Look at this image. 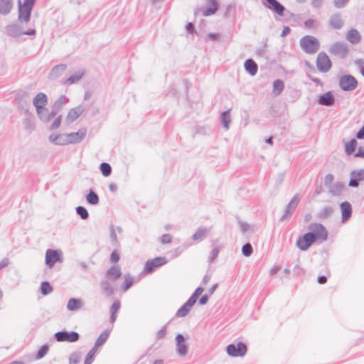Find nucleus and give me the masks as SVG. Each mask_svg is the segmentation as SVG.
I'll return each mask as SVG.
<instances>
[{"instance_id":"63","label":"nucleus","mask_w":364,"mask_h":364,"mask_svg":"<svg viewBox=\"0 0 364 364\" xmlns=\"http://www.w3.org/2000/svg\"><path fill=\"white\" fill-rule=\"evenodd\" d=\"M237 219H238L239 225L240 226L241 231L243 233L246 232L248 230L250 225L247 223L241 221L240 218H237Z\"/></svg>"},{"instance_id":"20","label":"nucleus","mask_w":364,"mask_h":364,"mask_svg":"<svg viewBox=\"0 0 364 364\" xmlns=\"http://www.w3.org/2000/svg\"><path fill=\"white\" fill-rule=\"evenodd\" d=\"M329 26L335 30H340L344 26V21L342 19L340 14H332L328 20Z\"/></svg>"},{"instance_id":"41","label":"nucleus","mask_w":364,"mask_h":364,"mask_svg":"<svg viewBox=\"0 0 364 364\" xmlns=\"http://www.w3.org/2000/svg\"><path fill=\"white\" fill-rule=\"evenodd\" d=\"M284 88V83L282 80L277 79L273 82V93L279 95Z\"/></svg>"},{"instance_id":"24","label":"nucleus","mask_w":364,"mask_h":364,"mask_svg":"<svg viewBox=\"0 0 364 364\" xmlns=\"http://www.w3.org/2000/svg\"><path fill=\"white\" fill-rule=\"evenodd\" d=\"M86 129H80L76 132H72L66 134L69 139L70 144H77L80 143L86 136Z\"/></svg>"},{"instance_id":"38","label":"nucleus","mask_w":364,"mask_h":364,"mask_svg":"<svg viewBox=\"0 0 364 364\" xmlns=\"http://www.w3.org/2000/svg\"><path fill=\"white\" fill-rule=\"evenodd\" d=\"M87 202L92 205H97L100 199L97 194L92 190L90 189L89 193L86 196Z\"/></svg>"},{"instance_id":"26","label":"nucleus","mask_w":364,"mask_h":364,"mask_svg":"<svg viewBox=\"0 0 364 364\" xmlns=\"http://www.w3.org/2000/svg\"><path fill=\"white\" fill-rule=\"evenodd\" d=\"M207 7L203 11L204 16H208L214 14L219 8L218 2L217 0H206Z\"/></svg>"},{"instance_id":"42","label":"nucleus","mask_w":364,"mask_h":364,"mask_svg":"<svg viewBox=\"0 0 364 364\" xmlns=\"http://www.w3.org/2000/svg\"><path fill=\"white\" fill-rule=\"evenodd\" d=\"M82 352L74 351L69 356V364H78L82 359Z\"/></svg>"},{"instance_id":"47","label":"nucleus","mask_w":364,"mask_h":364,"mask_svg":"<svg viewBox=\"0 0 364 364\" xmlns=\"http://www.w3.org/2000/svg\"><path fill=\"white\" fill-rule=\"evenodd\" d=\"M76 213L81 219L86 220L89 217V213L87 209L84 206L79 205L75 208Z\"/></svg>"},{"instance_id":"13","label":"nucleus","mask_w":364,"mask_h":364,"mask_svg":"<svg viewBox=\"0 0 364 364\" xmlns=\"http://www.w3.org/2000/svg\"><path fill=\"white\" fill-rule=\"evenodd\" d=\"M264 6L279 16H283L284 14L285 7L277 0H264L263 3Z\"/></svg>"},{"instance_id":"56","label":"nucleus","mask_w":364,"mask_h":364,"mask_svg":"<svg viewBox=\"0 0 364 364\" xmlns=\"http://www.w3.org/2000/svg\"><path fill=\"white\" fill-rule=\"evenodd\" d=\"M109 230H110V238H111L112 244L117 245V243H118L117 237V235L115 233L114 226L112 224L110 225Z\"/></svg>"},{"instance_id":"52","label":"nucleus","mask_w":364,"mask_h":364,"mask_svg":"<svg viewBox=\"0 0 364 364\" xmlns=\"http://www.w3.org/2000/svg\"><path fill=\"white\" fill-rule=\"evenodd\" d=\"M133 283H134L133 278L130 277V276L129 274L125 276V280H124L123 286H122L123 291H125L128 290L132 286Z\"/></svg>"},{"instance_id":"27","label":"nucleus","mask_w":364,"mask_h":364,"mask_svg":"<svg viewBox=\"0 0 364 364\" xmlns=\"http://www.w3.org/2000/svg\"><path fill=\"white\" fill-rule=\"evenodd\" d=\"M244 68H245V71L248 74H250L251 76H255L257 74V70H258L257 64L252 58L247 59L245 61Z\"/></svg>"},{"instance_id":"54","label":"nucleus","mask_w":364,"mask_h":364,"mask_svg":"<svg viewBox=\"0 0 364 364\" xmlns=\"http://www.w3.org/2000/svg\"><path fill=\"white\" fill-rule=\"evenodd\" d=\"M349 0H333V6L337 9H343L348 4Z\"/></svg>"},{"instance_id":"2","label":"nucleus","mask_w":364,"mask_h":364,"mask_svg":"<svg viewBox=\"0 0 364 364\" xmlns=\"http://www.w3.org/2000/svg\"><path fill=\"white\" fill-rule=\"evenodd\" d=\"M301 49L307 54H314L320 48L318 40L313 36H305L299 41Z\"/></svg>"},{"instance_id":"17","label":"nucleus","mask_w":364,"mask_h":364,"mask_svg":"<svg viewBox=\"0 0 364 364\" xmlns=\"http://www.w3.org/2000/svg\"><path fill=\"white\" fill-rule=\"evenodd\" d=\"M68 102L69 99L65 95H60L51 107V114L56 115Z\"/></svg>"},{"instance_id":"44","label":"nucleus","mask_w":364,"mask_h":364,"mask_svg":"<svg viewBox=\"0 0 364 364\" xmlns=\"http://www.w3.org/2000/svg\"><path fill=\"white\" fill-rule=\"evenodd\" d=\"M53 287L48 282L44 281L41 284V293L43 295H48L50 294L53 291Z\"/></svg>"},{"instance_id":"7","label":"nucleus","mask_w":364,"mask_h":364,"mask_svg":"<svg viewBox=\"0 0 364 364\" xmlns=\"http://www.w3.org/2000/svg\"><path fill=\"white\" fill-rule=\"evenodd\" d=\"M349 52L348 46L343 42H336L329 48L331 55L338 56L340 58H345Z\"/></svg>"},{"instance_id":"18","label":"nucleus","mask_w":364,"mask_h":364,"mask_svg":"<svg viewBox=\"0 0 364 364\" xmlns=\"http://www.w3.org/2000/svg\"><path fill=\"white\" fill-rule=\"evenodd\" d=\"M48 97L43 92H38L33 100V104L36 107V111L41 110L42 107H46L48 104Z\"/></svg>"},{"instance_id":"6","label":"nucleus","mask_w":364,"mask_h":364,"mask_svg":"<svg viewBox=\"0 0 364 364\" xmlns=\"http://www.w3.org/2000/svg\"><path fill=\"white\" fill-rule=\"evenodd\" d=\"M247 350V346L245 343L238 342L237 344L230 343L227 346V353L232 357H242Z\"/></svg>"},{"instance_id":"30","label":"nucleus","mask_w":364,"mask_h":364,"mask_svg":"<svg viewBox=\"0 0 364 364\" xmlns=\"http://www.w3.org/2000/svg\"><path fill=\"white\" fill-rule=\"evenodd\" d=\"M66 68L67 65L65 64H59L55 65L49 73V78L50 80H54L59 77L66 70Z\"/></svg>"},{"instance_id":"4","label":"nucleus","mask_w":364,"mask_h":364,"mask_svg":"<svg viewBox=\"0 0 364 364\" xmlns=\"http://www.w3.org/2000/svg\"><path fill=\"white\" fill-rule=\"evenodd\" d=\"M338 85L343 91L350 92L357 88L358 82L354 76L346 74L340 77Z\"/></svg>"},{"instance_id":"29","label":"nucleus","mask_w":364,"mask_h":364,"mask_svg":"<svg viewBox=\"0 0 364 364\" xmlns=\"http://www.w3.org/2000/svg\"><path fill=\"white\" fill-rule=\"evenodd\" d=\"M333 211L334 209L332 206H324L316 214L315 217L318 220H323L328 218L333 214Z\"/></svg>"},{"instance_id":"5","label":"nucleus","mask_w":364,"mask_h":364,"mask_svg":"<svg viewBox=\"0 0 364 364\" xmlns=\"http://www.w3.org/2000/svg\"><path fill=\"white\" fill-rule=\"evenodd\" d=\"M54 338L58 342L74 343L79 340L80 334L76 331H67L62 330L54 334Z\"/></svg>"},{"instance_id":"32","label":"nucleus","mask_w":364,"mask_h":364,"mask_svg":"<svg viewBox=\"0 0 364 364\" xmlns=\"http://www.w3.org/2000/svg\"><path fill=\"white\" fill-rule=\"evenodd\" d=\"M346 39L350 43H352L353 45H356L360 41L361 36H360V34L359 33V32L356 29L351 28L350 30H349V31L348 32V33L346 35Z\"/></svg>"},{"instance_id":"16","label":"nucleus","mask_w":364,"mask_h":364,"mask_svg":"<svg viewBox=\"0 0 364 364\" xmlns=\"http://www.w3.org/2000/svg\"><path fill=\"white\" fill-rule=\"evenodd\" d=\"M110 281L105 277L100 282L102 294L107 297L111 296L114 294V288Z\"/></svg>"},{"instance_id":"46","label":"nucleus","mask_w":364,"mask_h":364,"mask_svg":"<svg viewBox=\"0 0 364 364\" xmlns=\"http://www.w3.org/2000/svg\"><path fill=\"white\" fill-rule=\"evenodd\" d=\"M98 348H95V347H92L90 350L89 352L87 353V355H86V358L85 359V361H84V363L85 364H91L93 360H94V358L95 356V353L97 352Z\"/></svg>"},{"instance_id":"51","label":"nucleus","mask_w":364,"mask_h":364,"mask_svg":"<svg viewBox=\"0 0 364 364\" xmlns=\"http://www.w3.org/2000/svg\"><path fill=\"white\" fill-rule=\"evenodd\" d=\"M203 291L204 289L203 287H197L189 299L191 300V301L196 303L200 295L203 292Z\"/></svg>"},{"instance_id":"23","label":"nucleus","mask_w":364,"mask_h":364,"mask_svg":"<svg viewBox=\"0 0 364 364\" xmlns=\"http://www.w3.org/2000/svg\"><path fill=\"white\" fill-rule=\"evenodd\" d=\"M318 103L321 105L330 107L335 103V97L331 91L322 94L318 99Z\"/></svg>"},{"instance_id":"8","label":"nucleus","mask_w":364,"mask_h":364,"mask_svg":"<svg viewBox=\"0 0 364 364\" xmlns=\"http://www.w3.org/2000/svg\"><path fill=\"white\" fill-rule=\"evenodd\" d=\"M317 69L322 73L328 72L332 67V63L327 54L320 52L316 58Z\"/></svg>"},{"instance_id":"35","label":"nucleus","mask_w":364,"mask_h":364,"mask_svg":"<svg viewBox=\"0 0 364 364\" xmlns=\"http://www.w3.org/2000/svg\"><path fill=\"white\" fill-rule=\"evenodd\" d=\"M85 74V70H82L70 75L65 82V84L72 85L77 82Z\"/></svg>"},{"instance_id":"58","label":"nucleus","mask_w":364,"mask_h":364,"mask_svg":"<svg viewBox=\"0 0 364 364\" xmlns=\"http://www.w3.org/2000/svg\"><path fill=\"white\" fill-rule=\"evenodd\" d=\"M121 306V303L119 300H116L113 302L110 307V313L117 314Z\"/></svg>"},{"instance_id":"39","label":"nucleus","mask_w":364,"mask_h":364,"mask_svg":"<svg viewBox=\"0 0 364 364\" xmlns=\"http://www.w3.org/2000/svg\"><path fill=\"white\" fill-rule=\"evenodd\" d=\"M344 185L341 182H336L334 185H331V187L328 188L329 192L332 196H339L343 189Z\"/></svg>"},{"instance_id":"61","label":"nucleus","mask_w":364,"mask_h":364,"mask_svg":"<svg viewBox=\"0 0 364 364\" xmlns=\"http://www.w3.org/2000/svg\"><path fill=\"white\" fill-rule=\"evenodd\" d=\"M160 239L162 244H168L172 241V236L169 234H164Z\"/></svg>"},{"instance_id":"21","label":"nucleus","mask_w":364,"mask_h":364,"mask_svg":"<svg viewBox=\"0 0 364 364\" xmlns=\"http://www.w3.org/2000/svg\"><path fill=\"white\" fill-rule=\"evenodd\" d=\"M5 33L11 37L18 38L22 35L23 29L18 23H11L6 26Z\"/></svg>"},{"instance_id":"43","label":"nucleus","mask_w":364,"mask_h":364,"mask_svg":"<svg viewBox=\"0 0 364 364\" xmlns=\"http://www.w3.org/2000/svg\"><path fill=\"white\" fill-rule=\"evenodd\" d=\"M207 234V228L205 227H200L193 235L192 239L195 241L202 240Z\"/></svg>"},{"instance_id":"19","label":"nucleus","mask_w":364,"mask_h":364,"mask_svg":"<svg viewBox=\"0 0 364 364\" xmlns=\"http://www.w3.org/2000/svg\"><path fill=\"white\" fill-rule=\"evenodd\" d=\"M121 276L122 272L119 266L113 265L107 270L105 277L109 280L115 282L119 279Z\"/></svg>"},{"instance_id":"33","label":"nucleus","mask_w":364,"mask_h":364,"mask_svg":"<svg viewBox=\"0 0 364 364\" xmlns=\"http://www.w3.org/2000/svg\"><path fill=\"white\" fill-rule=\"evenodd\" d=\"M13 8V0H0V14H9Z\"/></svg>"},{"instance_id":"9","label":"nucleus","mask_w":364,"mask_h":364,"mask_svg":"<svg viewBox=\"0 0 364 364\" xmlns=\"http://www.w3.org/2000/svg\"><path fill=\"white\" fill-rule=\"evenodd\" d=\"M300 201V198L298 193L295 194L291 201L287 205L284 213L280 218V221H284L285 220L291 217L294 211L296 210Z\"/></svg>"},{"instance_id":"36","label":"nucleus","mask_w":364,"mask_h":364,"mask_svg":"<svg viewBox=\"0 0 364 364\" xmlns=\"http://www.w3.org/2000/svg\"><path fill=\"white\" fill-rule=\"evenodd\" d=\"M109 336V332L107 330H105L103 332L101 333L100 336L97 338L94 347L99 348L102 346L104 345V343L107 341Z\"/></svg>"},{"instance_id":"28","label":"nucleus","mask_w":364,"mask_h":364,"mask_svg":"<svg viewBox=\"0 0 364 364\" xmlns=\"http://www.w3.org/2000/svg\"><path fill=\"white\" fill-rule=\"evenodd\" d=\"M196 303L191 301L190 299H188L185 304L182 305V306L177 311L176 314V317H185L188 315V314L191 310L193 306Z\"/></svg>"},{"instance_id":"25","label":"nucleus","mask_w":364,"mask_h":364,"mask_svg":"<svg viewBox=\"0 0 364 364\" xmlns=\"http://www.w3.org/2000/svg\"><path fill=\"white\" fill-rule=\"evenodd\" d=\"M85 111V107L82 105L72 108L69 110L67 115V120L69 122H75Z\"/></svg>"},{"instance_id":"62","label":"nucleus","mask_w":364,"mask_h":364,"mask_svg":"<svg viewBox=\"0 0 364 364\" xmlns=\"http://www.w3.org/2000/svg\"><path fill=\"white\" fill-rule=\"evenodd\" d=\"M166 334V326H163L156 333V339L164 338Z\"/></svg>"},{"instance_id":"45","label":"nucleus","mask_w":364,"mask_h":364,"mask_svg":"<svg viewBox=\"0 0 364 364\" xmlns=\"http://www.w3.org/2000/svg\"><path fill=\"white\" fill-rule=\"evenodd\" d=\"M100 169L102 174L105 177L110 176L112 173V167L110 164L107 162L101 163L100 165Z\"/></svg>"},{"instance_id":"60","label":"nucleus","mask_w":364,"mask_h":364,"mask_svg":"<svg viewBox=\"0 0 364 364\" xmlns=\"http://www.w3.org/2000/svg\"><path fill=\"white\" fill-rule=\"evenodd\" d=\"M304 26L307 28H311L317 26L316 21L314 19H307L304 21Z\"/></svg>"},{"instance_id":"12","label":"nucleus","mask_w":364,"mask_h":364,"mask_svg":"<svg viewBox=\"0 0 364 364\" xmlns=\"http://www.w3.org/2000/svg\"><path fill=\"white\" fill-rule=\"evenodd\" d=\"M359 181H364V169L353 170L350 173L348 186L353 188H358Z\"/></svg>"},{"instance_id":"59","label":"nucleus","mask_w":364,"mask_h":364,"mask_svg":"<svg viewBox=\"0 0 364 364\" xmlns=\"http://www.w3.org/2000/svg\"><path fill=\"white\" fill-rule=\"evenodd\" d=\"M119 259H120L119 253L118 252V251L117 250H114L112 252L111 256H110L111 262L116 263L119 260Z\"/></svg>"},{"instance_id":"57","label":"nucleus","mask_w":364,"mask_h":364,"mask_svg":"<svg viewBox=\"0 0 364 364\" xmlns=\"http://www.w3.org/2000/svg\"><path fill=\"white\" fill-rule=\"evenodd\" d=\"M334 180V176L331 173H328L325 176L324 178V185L326 187L329 188L332 185V183Z\"/></svg>"},{"instance_id":"49","label":"nucleus","mask_w":364,"mask_h":364,"mask_svg":"<svg viewBox=\"0 0 364 364\" xmlns=\"http://www.w3.org/2000/svg\"><path fill=\"white\" fill-rule=\"evenodd\" d=\"M57 145L63 146L69 144L70 141H69V139L67 136L66 134H57Z\"/></svg>"},{"instance_id":"64","label":"nucleus","mask_w":364,"mask_h":364,"mask_svg":"<svg viewBox=\"0 0 364 364\" xmlns=\"http://www.w3.org/2000/svg\"><path fill=\"white\" fill-rule=\"evenodd\" d=\"M294 274L295 275L299 276L304 274V269L299 265L296 264L294 266L293 269Z\"/></svg>"},{"instance_id":"37","label":"nucleus","mask_w":364,"mask_h":364,"mask_svg":"<svg viewBox=\"0 0 364 364\" xmlns=\"http://www.w3.org/2000/svg\"><path fill=\"white\" fill-rule=\"evenodd\" d=\"M220 121L225 129H228L230 119V109L224 111L220 114Z\"/></svg>"},{"instance_id":"48","label":"nucleus","mask_w":364,"mask_h":364,"mask_svg":"<svg viewBox=\"0 0 364 364\" xmlns=\"http://www.w3.org/2000/svg\"><path fill=\"white\" fill-rule=\"evenodd\" d=\"M49 346L47 344L43 345L38 350L36 355V359L39 360L43 358L48 352Z\"/></svg>"},{"instance_id":"1","label":"nucleus","mask_w":364,"mask_h":364,"mask_svg":"<svg viewBox=\"0 0 364 364\" xmlns=\"http://www.w3.org/2000/svg\"><path fill=\"white\" fill-rule=\"evenodd\" d=\"M36 0H24L22 4L21 0H18V19L21 23H28L31 20V11Z\"/></svg>"},{"instance_id":"34","label":"nucleus","mask_w":364,"mask_h":364,"mask_svg":"<svg viewBox=\"0 0 364 364\" xmlns=\"http://www.w3.org/2000/svg\"><path fill=\"white\" fill-rule=\"evenodd\" d=\"M83 303L80 299L72 298L68 300L67 309L73 311L81 309Z\"/></svg>"},{"instance_id":"40","label":"nucleus","mask_w":364,"mask_h":364,"mask_svg":"<svg viewBox=\"0 0 364 364\" xmlns=\"http://www.w3.org/2000/svg\"><path fill=\"white\" fill-rule=\"evenodd\" d=\"M357 144L355 139H351L348 142L345 144V151L347 155H350L355 151Z\"/></svg>"},{"instance_id":"55","label":"nucleus","mask_w":364,"mask_h":364,"mask_svg":"<svg viewBox=\"0 0 364 364\" xmlns=\"http://www.w3.org/2000/svg\"><path fill=\"white\" fill-rule=\"evenodd\" d=\"M61 121H62V115L58 116L54 119L53 123L50 124V130H55V129H57L60 127V125L61 124Z\"/></svg>"},{"instance_id":"14","label":"nucleus","mask_w":364,"mask_h":364,"mask_svg":"<svg viewBox=\"0 0 364 364\" xmlns=\"http://www.w3.org/2000/svg\"><path fill=\"white\" fill-rule=\"evenodd\" d=\"M176 351L180 356H185L188 353V347L187 344L185 343L184 336L178 333L176 336Z\"/></svg>"},{"instance_id":"53","label":"nucleus","mask_w":364,"mask_h":364,"mask_svg":"<svg viewBox=\"0 0 364 364\" xmlns=\"http://www.w3.org/2000/svg\"><path fill=\"white\" fill-rule=\"evenodd\" d=\"M219 248L218 247H215L210 252V255L208 259V263H212L214 262V260L218 257L219 254Z\"/></svg>"},{"instance_id":"50","label":"nucleus","mask_w":364,"mask_h":364,"mask_svg":"<svg viewBox=\"0 0 364 364\" xmlns=\"http://www.w3.org/2000/svg\"><path fill=\"white\" fill-rule=\"evenodd\" d=\"M253 252V249L250 243L245 244L242 247V253L245 257H250Z\"/></svg>"},{"instance_id":"22","label":"nucleus","mask_w":364,"mask_h":364,"mask_svg":"<svg viewBox=\"0 0 364 364\" xmlns=\"http://www.w3.org/2000/svg\"><path fill=\"white\" fill-rule=\"evenodd\" d=\"M342 222L348 220L352 215V206L348 201L342 202L340 204Z\"/></svg>"},{"instance_id":"11","label":"nucleus","mask_w":364,"mask_h":364,"mask_svg":"<svg viewBox=\"0 0 364 364\" xmlns=\"http://www.w3.org/2000/svg\"><path fill=\"white\" fill-rule=\"evenodd\" d=\"M61 255L60 250L48 249L46 252V264L52 268L56 262L61 261Z\"/></svg>"},{"instance_id":"31","label":"nucleus","mask_w":364,"mask_h":364,"mask_svg":"<svg viewBox=\"0 0 364 364\" xmlns=\"http://www.w3.org/2000/svg\"><path fill=\"white\" fill-rule=\"evenodd\" d=\"M36 113L41 121L44 123L49 122L50 119L55 116L52 115L51 111L49 112L48 109L46 107H42L41 110L36 111Z\"/></svg>"},{"instance_id":"10","label":"nucleus","mask_w":364,"mask_h":364,"mask_svg":"<svg viewBox=\"0 0 364 364\" xmlns=\"http://www.w3.org/2000/svg\"><path fill=\"white\" fill-rule=\"evenodd\" d=\"M168 262L167 259L165 257H156L153 259L147 260L144 272L146 273H151L155 270V269L166 264Z\"/></svg>"},{"instance_id":"3","label":"nucleus","mask_w":364,"mask_h":364,"mask_svg":"<svg viewBox=\"0 0 364 364\" xmlns=\"http://www.w3.org/2000/svg\"><path fill=\"white\" fill-rule=\"evenodd\" d=\"M308 228L309 232L307 233L314 242L318 240L323 242L328 239V232L322 224L313 223L309 225Z\"/></svg>"},{"instance_id":"15","label":"nucleus","mask_w":364,"mask_h":364,"mask_svg":"<svg viewBox=\"0 0 364 364\" xmlns=\"http://www.w3.org/2000/svg\"><path fill=\"white\" fill-rule=\"evenodd\" d=\"M315 242L310 235L306 232L303 236L299 237L296 240V245L302 251L307 250L311 245Z\"/></svg>"}]
</instances>
